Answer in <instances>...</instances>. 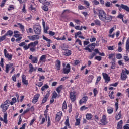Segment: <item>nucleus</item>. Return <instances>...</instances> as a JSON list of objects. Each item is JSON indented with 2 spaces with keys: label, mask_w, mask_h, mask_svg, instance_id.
I'll return each instance as SVG.
<instances>
[{
  "label": "nucleus",
  "mask_w": 129,
  "mask_h": 129,
  "mask_svg": "<svg viewBox=\"0 0 129 129\" xmlns=\"http://www.w3.org/2000/svg\"><path fill=\"white\" fill-rule=\"evenodd\" d=\"M97 11L98 12V15L100 20L104 21V20H105V16H106L105 12L103 10H97Z\"/></svg>",
  "instance_id": "obj_1"
},
{
  "label": "nucleus",
  "mask_w": 129,
  "mask_h": 129,
  "mask_svg": "<svg viewBox=\"0 0 129 129\" xmlns=\"http://www.w3.org/2000/svg\"><path fill=\"white\" fill-rule=\"evenodd\" d=\"M95 45H96L95 43H91L88 46L89 47L85 48L84 50H88L89 53H92V51H93L95 48ZM90 48H91V49Z\"/></svg>",
  "instance_id": "obj_2"
},
{
  "label": "nucleus",
  "mask_w": 129,
  "mask_h": 129,
  "mask_svg": "<svg viewBox=\"0 0 129 129\" xmlns=\"http://www.w3.org/2000/svg\"><path fill=\"white\" fill-rule=\"evenodd\" d=\"M33 30L34 33L36 34V35H40L41 34V30L42 29L41 28V26L35 25L33 26Z\"/></svg>",
  "instance_id": "obj_3"
},
{
  "label": "nucleus",
  "mask_w": 129,
  "mask_h": 129,
  "mask_svg": "<svg viewBox=\"0 0 129 129\" xmlns=\"http://www.w3.org/2000/svg\"><path fill=\"white\" fill-rule=\"evenodd\" d=\"M70 64L68 63L66 67H63L62 73H63L64 74H68V73L70 72Z\"/></svg>",
  "instance_id": "obj_4"
},
{
  "label": "nucleus",
  "mask_w": 129,
  "mask_h": 129,
  "mask_svg": "<svg viewBox=\"0 0 129 129\" xmlns=\"http://www.w3.org/2000/svg\"><path fill=\"white\" fill-rule=\"evenodd\" d=\"M102 75L105 82L108 83L110 81V77L108 76V75L105 73H103Z\"/></svg>",
  "instance_id": "obj_5"
},
{
  "label": "nucleus",
  "mask_w": 129,
  "mask_h": 129,
  "mask_svg": "<svg viewBox=\"0 0 129 129\" xmlns=\"http://www.w3.org/2000/svg\"><path fill=\"white\" fill-rule=\"evenodd\" d=\"M29 60H31L33 64H37L38 63V57L33 56L32 55H30Z\"/></svg>",
  "instance_id": "obj_6"
},
{
  "label": "nucleus",
  "mask_w": 129,
  "mask_h": 129,
  "mask_svg": "<svg viewBox=\"0 0 129 129\" xmlns=\"http://www.w3.org/2000/svg\"><path fill=\"white\" fill-rule=\"evenodd\" d=\"M28 38L30 40H31V41H36V40H39V39H40V36L38 35L28 36Z\"/></svg>",
  "instance_id": "obj_7"
},
{
  "label": "nucleus",
  "mask_w": 129,
  "mask_h": 129,
  "mask_svg": "<svg viewBox=\"0 0 129 129\" xmlns=\"http://www.w3.org/2000/svg\"><path fill=\"white\" fill-rule=\"evenodd\" d=\"M100 124H101L102 125H106V124H107V121H106V116L104 115L102 116Z\"/></svg>",
  "instance_id": "obj_8"
},
{
  "label": "nucleus",
  "mask_w": 129,
  "mask_h": 129,
  "mask_svg": "<svg viewBox=\"0 0 129 129\" xmlns=\"http://www.w3.org/2000/svg\"><path fill=\"white\" fill-rule=\"evenodd\" d=\"M7 117H8V114L4 113V116H3L4 119H3L2 117H0V121H3V122H5L6 124H8V120H7Z\"/></svg>",
  "instance_id": "obj_9"
},
{
  "label": "nucleus",
  "mask_w": 129,
  "mask_h": 129,
  "mask_svg": "<svg viewBox=\"0 0 129 129\" xmlns=\"http://www.w3.org/2000/svg\"><path fill=\"white\" fill-rule=\"evenodd\" d=\"M126 78H127V76L125 74V71L123 70L121 74V80H126Z\"/></svg>",
  "instance_id": "obj_10"
},
{
  "label": "nucleus",
  "mask_w": 129,
  "mask_h": 129,
  "mask_svg": "<svg viewBox=\"0 0 129 129\" xmlns=\"http://www.w3.org/2000/svg\"><path fill=\"white\" fill-rule=\"evenodd\" d=\"M88 99V97L87 96H84L83 97L79 102V103L80 105L83 104V103H86V101H87Z\"/></svg>",
  "instance_id": "obj_11"
},
{
  "label": "nucleus",
  "mask_w": 129,
  "mask_h": 129,
  "mask_svg": "<svg viewBox=\"0 0 129 129\" xmlns=\"http://www.w3.org/2000/svg\"><path fill=\"white\" fill-rule=\"evenodd\" d=\"M62 112H58L56 114V116L55 117V121H60V119H61V117H62Z\"/></svg>",
  "instance_id": "obj_12"
},
{
  "label": "nucleus",
  "mask_w": 129,
  "mask_h": 129,
  "mask_svg": "<svg viewBox=\"0 0 129 129\" xmlns=\"http://www.w3.org/2000/svg\"><path fill=\"white\" fill-rule=\"evenodd\" d=\"M26 79V76H25V75H23L22 76V83H23V84H25V85H28V80Z\"/></svg>",
  "instance_id": "obj_13"
},
{
  "label": "nucleus",
  "mask_w": 129,
  "mask_h": 129,
  "mask_svg": "<svg viewBox=\"0 0 129 129\" xmlns=\"http://www.w3.org/2000/svg\"><path fill=\"white\" fill-rule=\"evenodd\" d=\"M70 98L72 101H75V99H76V95H75V94L74 92H71Z\"/></svg>",
  "instance_id": "obj_14"
},
{
  "label": "nucleus",
  "mask_w": 129,
  "mask_h": 129,
  "mask_svg": "<svg viewBox=\"0 0 129 129\" xmlns=\"http://www.w3.org/2000/svg\"><path fill=\"white\" fill-rule=\"evenodd\" d=\"M1 108H2V111L3 112H6V111L8 109L9 107V105L2 104L0 106Z\"/></svg>",
  "instance_id": "obj_15"
},
{
  "label": "nucleus",
  "mask_w": 129,
  "mask_h": 129,
  "mask_svg": "<svg viewBox=\"0 0 129 129\" xmlns=\"http://www.w3.org/2000/svg\"><path fill=\"white\" fill-rule=\"evenodd\" d=\"M38 44H39V41L38 40H36L34 42H31L30 44H29V46L35 48V47H36V46H37Z\"/></svg>",
  "instance_id": "obj_16"
},
{
  "label": "nucleus",
  "mask_w": 129,
  "mask_h": 129,
  "mask_svg": "<svg viewBox=\"0 0 129 129\" xmlns=\"http://www.w3.org/2000/svg\"><path fill=\"white\" fill-rule=\"evenodd\" d=\"M49 96H50V93H47L45 96L43 98L42 103H45V102H47V99L49 98Z\"/></svg>",
  "instance_id": "obj_17"
},
{
  "label": "nucleus",
  "mask_w": 129,
  "mask_h": 129,
  "mask_svg": "<svg viewBox=\"0 0 129 129\" xmlns=\"http://www.w3.org/2000/svg\"><path fill=\"white\" fill-rule=\"evenodd\" d=\"M57 63L55 64V66L57 68V70H60L61 69V61L59 60H56Z\"/></svg>",
  "instance_id": "obj_18"
},
{
  "label": "nucleus",
  "mask_w": 129,
  "mask_h": 129,
  "mask_svg": "<svg viewBox=\"0 0 129 129\" xmlns=\"http://www.w3.org/2000/svg\"><path fill=\"white\" fill-rule=\"evenodd\" d=\"M121 9H123V10H125V11H126L127 12H129V7L124 4H121L120 5Z\"/></svg>",
  "instance_id": "obj_19"
},
{
  "label": "nucleus",
  "mask_w": 129,
  "mask_h": 129,
  "mask_svg": "<svg viewBox=\"0 0 129 129\" xmlns=\"http://www.w3.org/2000/svg\"><path fill=\"white\" fill-rule=\"evenodd\" d=\"M112 21V16L111 15H107V16H105L104 21Z\"/></svg>",
  "instance_id": "obj_20"
},
{
  "label": "nucleus",
  "mask_w": 129,
  "mask_h": 129,
  "mask_svg": "<svg viewBox=\"0 0 129 129\" xmlns=\"http://www.w3.org/2000/svg\"><path fill=\"white\" fill-rule=\"evenodd\" d=\"M122 123L123 121L121 120L117 124V129H122Z\"/></svg>",
  "instance_id": "obj_21"
},
{
  "label": "nucleus",
  "mask_w": 129,
  "mask_h": 129,
  "mask_svg": "<svg viewBox=\"0 0 129 129\" xmlns=\"http://www.w3.org/2000/svg\"><path fill=\"white\" fill-rule=\"evenodd\" d=\"M115 118L116 120H119V119L121 118V111L116 114Z\"/></svg>",
  "instance_id": "obj_22"
},
{
  "label": "nucleus",
  "mask_w": 129,
  "mask_h": 129,
  "mask_svg": "<svg viewBox=\"0 0 129 129\" xmlns=\"http://www.w3.org/2000/svg\"><path fill=\"white\" fill-rule=\"evenodd\" d=\"M63 53V55H64L65 56H70V55H71V51L70 50H67Z\"/></svg>",
  "instance_id": "obj_23"
},
{
  "label": "nucleus",
  "mask_w": 129,
  "mask_h": 129,
  "mask_svg": "<svg viewBox=\"0 0 129 129\" xmlns=\"http://www.w3.org/2000/svg\"><path fill=\"white\" fill-rule=\"evenodd\" d=\"M13 65V63H10V64H6V71H5L6 73H9V68H10V67H12Z\"/></svg>",
  "instance_id": "obj_24"
},
{
  "label": "nucleus",
  "mask_w": 129,
  "mask_h": 129,
  "mask_svg": "<svg viewBox=\"0 0 129 129\" xmlns=\"http://www.w3.org/2000/svg\"><path fill=\"white\" fill-rule=\"evenodd\" d=\"M42 8L43 9V10H44V11H45V12H48V11H49V8L45 4H44V6L42 7Z\"/></svg>",
  "instance_id": "obj_25"
},
{
  "label": "nucleus",
  "mask_w": 129,
  "mask_h": 129,
  "mask_svg": "<svg viewBox=\"0 0 129 129\" xmlns=\"http://www.w3.org/2000/svg\"><path fill=\"white\" fill-rule=\"evenodd\" d=\"M5 36H13V31L12 30H9L7 33L5 34Z\"/></svg>",
  "instance_id": "obj_26"
},
{
  "label": "nucleus",
  "mask_w": 129,
  "mask_h": 129,
  "mask_svg": "<svg viewBox=\"0 0 129 129\" xmlns=\"http://www.w3.org/2000/svg\"><path fill=\"white\" fill-rule=\"evenodd\" d=\"M29 66V72L32 73V72L34 71V67H33V64H32L31 63H30Z\"/></svg>",
  "instance_id": "obj_27"
},
{
  "label": "nucleus",
  "mask_w": 129,
  "mask_h": 129,
  "mask_svg": "<svg viewBox=\"0 0 129 129\" xmlns=\"http://www.w3.org/2000/svg\"><path fill=\"white\" fill-rule=\"evenodd\" d=\"M18 26H19L20 29L22 30V31H24L25 30V26L24 25H22L21 23H18Z\"/></svg>",
  "instance_id": "obj_28"
},
{
  "label": "nucleus",
  "mask_w": 129,
  "mask_h": 129,
  "mask_svg": "<svg viewBox=\"0 0 129 129\" xmlns=\"http://www.w3.org/2000/svg\"><path fill=\"white\" fill-rule=\"evenodd\" d=\"M65 125L66 126H68L69 127H70V124H69V119L68 117H67V119L65 122Z\"/></svg>",
  "instance_id": "obj_29"
},
{
  "label": "nucleus",
  "mask_w": 129,
  "mask_h": 129,
  "mask_svg": "<svg viewBox=\"0 0 129 129\" xmlns=\"http://www.w3.org/2000/svg\"><path fill=\"white\" fill-rule=\"evenodd\" d=\"M62 88H63V86L60 85L56 89V91L58 93H60L61 92V90H62Z\"/></svg>",
  "instance_id": "obj_30"
},
{
  "label": "nucleus",
  "mask_w": 129,
  "mask_h": 129,
  "mask_svg": "<svg viewBox=\"0 0 129 129\" xmlns=\"http://www.w3.org/2000/svg\"><path fill=\"white\" fill-rule=\"evenodd\" d=\"M86 117V119L89 120V119H91L92 118V115L91 114H87Z\"/></svg>",
  "instance_id": "obj_31"
},
{
  "label": "nucleus",
  "mask_w": 129,
  "mask_h": 129,
  "mask_svg": "<svg viewBox=\"0 0 129 129\" xmlns=\"http://www.w3.org/2000/svg\"><path fill=\"white\" fill-rule=\"evenodd\" d=\"M48 88H49V86H48V85H47V84H45L42 87L41 90H42V91H44V90H45V89H48Z\"/></svg>",
  "instance_id": "obj_32"
},
{
  "label": "nucleus",
  "mask_w": 129,
  "mask_h": 129,
  "mask_svg": "<svg viewBox=\"0 0 129 129\" xmlns=\"http://www.w3.org/2000/svg\"><path fill=\"white\" fill-rule=\"evenodd\" d=\"M94 22L97 26H101V23H100V21H99L98 19H96L94 20Z\"/></svg>",
  "instance_id": "obj_33"
},
{
  "label": "nucleus",
  "mask_w": 129,
  "mask_h": 129,
  "mask_svg": "<svg viewBox=\"0 0 129 129\" xmlns=\"http://www.w3.org/2000/svg\"><path fill=\"white\" fill-rule=\"evenodd\" d=\"M67 104L66 103V101H64L63 105H62V110H64V109H67Z\"/></svg>",
  "instance_id": "obj_34"
},
{
  "label": "nucleus",
  "mask_w": 129,
  "mask_h": 129,
  "mask_svg": "<svg viewBox=\"0 0 129 129\" xmlns=\"http://www.w3.org/2000/svg\"><path fill=\"white\" fill-rule=\"evenodd\" d=\"M116 100L117 102L115 103V106L116 107V111H117V110L118 109V98H117Z\"/></svg>",
  "instance_id": "obj_35"
},
{
  "label": "nucleus",
  "mask_w": 129,
  "mask_h": 129,
  "mask_svg": "<svg viewBox=\"0 0 129 129\" xmlns=\"http://www.w3.org/2000/svg\"><path fill=\"white\" fill-rule=\"evenodd\" d=\"M79 124H80V119L76 118L75 125L77 126V125H79Z\"/></svg>",
  "instance_id": "obj_36"
},
{
  "label": "nucleus",
  "mask_w": 129,
  "mask_h": 129,
  "mask_svg": "<svg viewBox=\"0 0 129 129\" xmlns=\"http://www.w3.org/2000/svg\"><path fill=\"white\" fill-rule=\"evenodd\" d=\"M96 56V53L95 52H93V53L90 54V56L89 57V59H93L94 56Z\"/></svg>",
  "instance_id": "obj_37"
},
{
  "label": "nucleus",
  "mask_w": 129,
  "mask_h": 129,
  "mask_svg": "<svg viewBox=\"0 0 129 129\" xmlns=\"http://www.w3.org/2000/svg\"><path fill=\"white\" fill-rule=\"evenodd\" d=\"M95 60H97L98 61H101L102 60V57L100 56H96L95 57Z\"/></svg>",
  "instance_id": "obj_38"
},
{
  "label": "nucleus",
  "mask_w": 129,
  "mask_h": 129,
  "mask_svg": "<svg viewBox=\"0 0 129 129\" xmlns=\"http://www.w3.org/2000/svg\"><path fill=\"white\" fill-rule=\"evenodd\" d=\"M29 10L30 11H36V8L34 7L33 6V5H30V7H29Z\"/></svg>",
  "instance_id": "obj_39"
},
{
  "label": "nucleus",
  "mask_w": 129,
  "mask_h": 129,
  "mask_svg": "<svg viewBox=\"0 0 129 129\" xmlns=\"http://www.w3.org/2000/svg\"><path fill=\"white\" fill-rule=\"evenodd\" d=\"M43 28L44 34H47V33H48V30H49V27L48 26H46V27L44 26Z\"/></svg>",
  "instance_id": "obj_40"
},
{
  "label": "nucleus",
  "mask_w": 129,
  "mask_h": 129,
  "mask_svg": "<svg viewBox=\"0 0 129 129\" xmlns=\"http://www.w3.org/2000/svg\"><path fill=\"white\" fill-rule=\"evenodd\" d=\"M112 66L111 67V69H115V62L112 61L111 62Z\"/></svg>",
  "instance_id": "obj_41"
},
{
  "label": "nucleus",
  "mask_w": 129,
  "mask_h": 129,
  "mask_svg": "<svg viewBox=\"0 0 129 129\" xmlns=\"http://www.w3.org/2000/svg\"><path fill=\"white\" fill-rule=\"evenodd\" d=\"M116 58L117 59H118L119 60H120V59L122 58V55H121V54H116Z\"/></svg>",
  "instance_id": "obj_42"
},
{
  "label": "nucleus",
  "mask_w": 129,
  "mask_h": 129,
  "mask_svg": "<svg viewBox=\"0 0 129 129\" xmlns=\"http://www.w3.org/2000/svg\"><path fill=\"white\" fill-rule=\"evenodd\" d=\"M43 40H45V41H46V42H51V40L46 37L45 36L43 35Z\"/></svg>",
  "instance_id": "obj_43"
},
{
  "label": "nucleus",
  "mask_w": 129,
  "mask_h": 129,
  "mask_svg": "<svg viewBox=\"0 0 129 129\" xmlns=\"http://www.w3.org/2000/svg\"><path fill=\"white\" fill-rule=\"evenodd\" d=\"M75 43H78L79 45L80 46H82V43H81V40H80L79 39H77Z\"/></svg>",
  "instance_id": "obj_44"
},
{
  "label": "nucleus",
  "mask_w": 129,
  "mask_h": 129,
  "mask_svg": "<svg viewBox=\"0 0 129 129\" xmlns=\"http://www.w3.org/2000/svg\"><path fill=\"white\" fill-rule=\"evenodd\" d=\"M107 112L109 114H111V113H112V112H113V109L112 108H110V109H108Z\"/></svg>",
  "instance_id": "obj_45"
},
{
  "label": "nucleus",
  "mask_w": 129,
  "mask_h": 129,
  "mask_svg": "<svg viewBox=\"0 0 129 129\" xmlns=\"http://www.w3.org/2000/svg\"><path fill=\"white\" fill-rule=\"evenodd\" d=\"M114 92L113 91L111 92L110 95H109V97L111 99H114V96L113 95Z\"/></svg>",
  "instance_id": "obj_46"
},
{
  "label": "nucleus",
  "mask_w": 129,
  "mask_h": 129,
  "mask_svg": "<svg viewBox=\"0 0 129 129\" xmlns=\"http://www.w3.org/2000/svg\"><path fill=\"white\" fill-rule=\"evenodd\" d=\"M7 36L5 35V34L1 37H0V42H3L6 39V37Z\"/></svg>",
  "instance_id": "obj_47"
},
{
  "label": "nucleus",
  "mask_w": 129,
  "mask_h": 129,
  "mask_svg": "<svg viewBox=\"0 0 129 129\" xmlns=\"http://www.w3.org/2000/svg\"><path fill=\"white\" fill-rule=\"evenodd\" d=\"M75 29H76V30H79L80 31H82V26H81V27L80 28V26H76L75 27Z\"/></svg>",
  "instance_id": "obj_48"
},
{
  "label": "nucleus",
  "mask_w": 129,
  "mask_h": 129,
  "mask_svg": "<svg viewBox=\"0 0 129 129\" xmlns=\"http://www.w3.org/2000/svg\"><path fill=\"white\" fill-rule=\"evenodd\" d=\"M105 6L108 8H109V7H111V3H110V2L108 1L106 3Z\"/></svg>",
  "instance_id": "obj_49"
},
{
  "label": "nucleus",
  "mask_w": 129,
  "mask_h": 129,
  "mask_svg": "<svg viewBox=\"0 0 129 129\" xmlns=\"http://www.w3.org/2000/svg\"><path fill=\"white\" fill-rule=\"evenodd\" d=\"M7 59H9V60H12V54H10L9 55V53H7V55L6 56H5Z\"/></svg>",
  "instance_id": "obj_50"
},
{
  "label": "nucleus",
  "mask_w": 129,
  "mask_h": 129,
  "mask_svg": "<svg viewBox=\"0 0 129 129\" xmlns=\"http://www.w3.org/2000/svg\"><path fill=\"white\" fill-rule=\"evenodd\" d=\"M40 61H44V60H46V55H43L40 59Z\"/></svg>",
  "instance_id": "obj_51"
},
{
  "label": "nucleus",
  "mask_w": 129,
  "mask_h": 129,
  "mask_svg": "<svg viewBox=\"0 0 129 129\" xmlns=\"http://www.w3.org/2000/svg\"><path fill=\"white\" fill-rule=\"evenodd\" d=\"M108 50H109V51H113V50H114L113 46H108Z\"/></svg>",
  "instance_id": "obj_52"
},
{
  "label": "nucleus",
  "mask_w": 129,
  "mask_h": 129,
  "mask_svg": "<svg viewBox=\"0 0 129 129\" xmlns=\"http://www.w3.org/2000/svg\"><path fill=\"white\" fill-rule=\"evenodd\" d=\"M52 98H57V92H56L55 91H54L53 93V96H52Z\"/></svg>",
  "instance_id": "obj_53"
},
{
  "label": "nucleus",
  "mask_w": 129,
  "mask_h": 129,
  "mask_svg": "<svg viewBox=\"0 0 129 129\" xmlns=\"http://www.w3.org/2000/svg\"><path fill=\"white\" fill-rule=\"evenodd\" d=\"M39 97H40V94H36L34 98L35 99H36L37 100H38V99H39Z\"/></svg>",
  "instance_id": "obj_54"
},
{
  "label": "nucleus",
  "mask_w": 129,
  "mask_h": 129,
  "mask_svg": "<svg viewBox=\"0 0 129 129\" xmlns=\"http://www.w3.org/2000/svg\"><path fill=\"white\" fill-rule=\"evenodd\" d=\"M12 79L13 81H14V82H16V81H17V77H16V75H13V76L12 78Z\"/></svg>",
  "instance_id": "obj_55"
},
{
  "label": "nucleus",
  "mask_w": 129,
  "mask_h": 129,
  "mask_svg": "<svg viewBox=\"0 0 129 129\" xmlns=\"http://www.w3.org/2000/svg\"><path fill=\"white\" fill-rule=\"evenodd\" d=\"M100 80H101V77L99 76L97 78V80H96V84H97V83H98V82H99Z\"/></svg>",
  "instance_id": "obj_56"
},
{
  "label": "nucleus",
  "mask_w": 129,
  "mask_h": 129,
  "mask_svg": "<svg viewBox=\"0 0 129 129\" xmlns=\"http://www.w3.org/2000/svg\"><path fill=\"white\" fill-rule=\"evenodd\" d=\"M88 107H86L85 106H83L82 107H81L80 110H85L86 109H88Z\"/></svg>",
  "instance_id": "obj_57"
},
{
  "label": "nucleus",
  "mask_w": 129,
  "mask_h": 129,
  "mask_svg": "<svg viewBox=\"0 0 129 129\" xmlns=\"http://www.w3.org/2000/svg\"><path fill=\"white\" fill-rule=\"evenodd\" d=\"M108 56L109 59H112V58H113V57H114V56H115V55L114 54H110Z\"/></svg>",
  "instance_id": "obj_58"
},
{
  "label": "nucleus",
  "mask_w": 129,
  "mask_h": 129,
  "mask_svg": "<svg viewBox=\"0 0 129 129\" xmlns=\"http://www.w3.org/2000/svg\"><path fill=\"white\" fill-rule=\"evenodd\" d=\"M93 92H94V96H96V94L98 93V92L97 91V90L96 89H94L93 90Z\"/></svg>",
  "instance_id": "obj_59"
},
{
  "label": "nucleus",
  "mask_w": 129,
  "mask_h": 129,
  "mask_svg": "<svg viewBox=\"0 0 129 129\" xmlns=\"http://www.w3.org/2000/svg\"><path fill=\"white\" fill-rule=\"evenodd\" d=\"M118 85V83H115V84H111L110 86H113L114 87H116Z\"/></svg>",
  "instance_id": "obj_60"
},
{
  "label": "nucleus",
  "mask_w": 129,
  "mask_h": 129,
  "mask_svg": "<svg viewBox=\"0 0 129 129\" xmlns=\"http://www.w3.org/2000/svg\"><path fill=\"white\" fill-rule=\"evenodd\" d=\"M12 9V10H14V5H10L9 6V8L8 9V11H11Z\"/></svg>",
  "instance_id": "obj_61"
},
{
  "label": "nucleus",
  "mask_w": 129,
  "mask_h": 129,
  "mask_svg": "<svg viewBox=\"0 0 129 129\" xmlns=\"http://www.w3.org/2000/svg\"><path fill=\"white\" fill-rule=\"evenodd\" d=\"M75 65H78V64H80V61L79 60H76L74 63Z\"/></svg>",
  "instance_id": "obj_62"
},
{
  "label": "nucleus",
  "mask_w": 129,
  "mask_h": 129,
  "mask_svg": "<svg viewBox=\"0 0 129 129\" xmlns=\"http://www.w3.org/2000/svg\"><path fill=\"white\" fill-rule=\"evenodd\" d=\"M113 31H114V27H112L110 29L109 34H112Z\"/></svg>",
  "instance_id": "obj_63"
},
{
  "label": "nucleus",
  "mask_w": 129,
  "mask_h": 129,
  "mask_svg": "<svg viewBox=\"0 0 129 129\" xmlns=\"http://www.w3.org/2000/svg\"><path fill=\"white\" fill-rule=\"evenodd\" d=\"M124 59L125 60V61H129V57L127 56H125L124 57Z\"/></svg>",
  "instance_id": "obj_64"
}]
</instances>
